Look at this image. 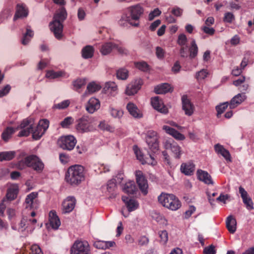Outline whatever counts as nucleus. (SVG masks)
<instances>
[{
	"label": "nucleus",
	"instance_id": "052dcab7",
	"mask_svg": "<svg viewBox=\"0 0 254 254\" xmlns=\"http://www.w3.org/2000/svg\"><path fill=\"white\" fill-rule=\"evenodd\" d=\"M149 241V239L147 237L142 236L139 238L138 243L139 245L141 246H146L148 244Z\"/></svg>",
	"mask_w": 254,
	"mask_h": 254
},
{
	"label": "nucleus",
	"instance_id": "5fc2aeb1",
	"mask_svg": "<svg viewBox=\"0 0 254 254\" xmlns=\"http://www.w3.org/2000/svg\"><path fill=\"white\" fill-rule=\"evenodd\" d=\"M110 113L112 116L114 118H120L123 115V112L122 110H118L114 108H111Z\"/></svg>",
	"mask_w": 254,
	"mask_h": 254
},
{
	"label": "nucleus",
	"instance_id": "79ce46f5",
	"mask_svg": "<svg viewBox=\"0 0 254 254\" xmlns=\"http://www.w3.org/2000/svg\"><path fill=\"white\" fill-rule=\"evenodd\" d=\"M133 150L134 151V153L136 155L137 159L141 162L142 164H149L150 163V162L149 161L148 159L144 158L143 154L141 151L137 148V147H134Z\"/></svg>",
	"mask_w": 254,
	"mask_h": 254
},
{
	"label": "nucleus",
	"instance_id": "bb28decb",
	"mask_svg": "<svg viewBox=\"0 0 254 254\" xmlns=\"http://www.w3.org/2000/svg\"><path fill=\"white\" fill-rule=\"evenodd\" d=\"M195 165L190 162L183 163L181 166V172L187 176L191 175L194 171Z\"/></svg>",
	"mask_w": 254,
	"mask_h": 254
},
{
	"label": "nucleus",
	"instance_id": "dca6fc26",
	"mask_svg": "<svg viewBox=\"0 0 254 254\" xmlns=\"http://www.w3.org/2000/svg\"><path fill=\"white\" fill-rule=\"evenodd\" d=\"M37 196L38 193L36 192H32L26 196L25 201L26 208L36 209L37 208L38 204L36 202Z\"/></svg>",
	"mask_w": 254,
	"mask_h": 254
},
{
	"label": "nucleus",
	"instance_id": "09e8293b",
	"mask_svg": "<svg viewBox=\"0 0 254 254\" xmlns=\"http://www.w3.org/2000/svg\"><path fill=\"white\" fill-rule=\"evenodd\" d=\"M86 83L85 79H77L73 82V85L75 90L77 91L83 86Z\"/></svg>",
	"mask_w": 254,
	"mask_h": 254
},
{
	"label": "nucleus",
	"instance_id": "423d86ee",
	"mask_svg": "<svg viewBox=\"0 0 254 254\" xmlns=\"http://www.w3.org/2000/svg\"><path fill=\"white\" fill-rule=\"evenodd\" d=\"M114 49H117L121 54L127 55V50L123 47L112 42H107L103 44L100 49V52L103 55H107L109 54Z\"/></svg>",
	"mask_w": 254,
	"mask_h": 254
},
{
	"label": "nucleus",
	"instance_id": "4468645a",
	"mask_svg": "<svg viewBox=\"0 0 254 254\" xmlns=\"http://www.w3.org/2000/svg\"><path fill=\"white\" fill-rule=\"evenodd\" d=\"M239 191L243 199V203L246 205L247 209L249 210L253 209V202L251 198L248 196L247 191L241 186L239 187Z\"/></svg>",
	"mask_w": 254,
	"mask_h": 254
},
{
	"label": "nucleus",
	"instance_id": "603ef678",
	"mask_svg": "<svg viewBox=\"0 0 254 254\" xmlns=\"http://www.w3.org/2000/svg\"><path fill=\"white\" fill-rule=\"evenodd\" d=\"M31 123V121L30 120L27 119H24L22 121L20 125L15 128V130L21 129L22 130L24 129H27L28 127H30V125H32Z\"/></svg>",
	"mask_w": 254,
	"mask_h": 254
},
{
	"label": "nucleus",
	"instance_id": "bf43d9fd",
	"mask_svg": "<svg viewBox=\"0 0 254 254\" xmlns=\"http://www.w3.org/2000/svg\"><path fill=\"white\" fill-rule=\"evenodd\" d=\"M11 89V86L7 84L5 85L3 88L0 90V97H3L6 95L10 91Z\"/></svg>",
	"mask_w": 254,
	"mask_h": 254
},
{
	"label": "nucleus",
	"instance_id": "6e6552de",
	"mask_svg": "<svg viewBox=\"0 0 254 254\" xmlns=\"http://www.w3.org/2000/svg\"><path fill=\"white\" fill-rule=\"evenodd\" d=\"M130 17L134 22H139L140 17L144 13V8L140 4H137L127 8Z\"/></svg>",
	"mask_w": 254,
	"mask_h": 254
},
{
	"label": "nucleus",
	"instance_id": "338daca9",
	"mask_svg": "<svg viewBox=\"0 0 254 254\" xmlns=\"http://www.w3.org/2000/svg\"><path fill=\"white\" fill-rule=\"evenodd\" d=\"M31 251L32 254H43L41 248L37 245H33L31 247Z\"/></svg>",
	"mask_w": 254,
	"mask_h": 254
},
{
	"label": "nucleus",
	"instance_id": "f704fd0d",
	"mask_svg": "<svg viewBox=\"0 0 254 254\" xmlns=\"http://www.w3.org/2000/svg\"><path fill=\"white\" fill-rule=\"evenodd\" d=\"M146 142L148 145L150 149L154 153H155L158 150V144L157 142V138H152L150 136L148 135L146 139Z\"/></svg>",
	"mask_w": 254,
	"mask_h": 254
},
{
	"label": "nucleus",
	"instance_id": "8fccbe9b",
	"mask_svg": "<svg viewBox=\"0 0 254 254\" xmlns=\"http://www.w3.org/2000/svg\"><path fill=\"white\" fill-rule=\"evenodd\" d=\"M228 106V102H224L216 107V110L217 112V117L219 118L227 109Z\"/></svg>",
	"mask_w": 254,
	"mask_h": 254
},
{
	"label": "nucleus",
	"instance_id": "0eeeda50",
	"mask_svg": "<svg viewBox=\"0 0 254 254\" xmlns=\"http://www.w3.org/2000/svg\"><path fill=\"white\" fill-rule=\"evenodd\" d=\"M58 143L61 148L64 150H72L76 143V140L72 135H67L61 137L58 141Z\"/></svg>",
	"mask_w": 254,
	"mask_h": 254
},
{
	"label": "nucleus",
	"instance_id": "a19ab883",
	"mask_svg": "<svg viewBox=\"0 0 254 254\" xmlns=\"http://www.w3.org/2000/svg\"><path fill=\"white\" fill-rule=\"evenodd\" d=\"M190 58V59L194 58L197 55L198 47L194 40H193L190 44V47L189 48Z\"/></svg>",
	"mask_w": 254,
	"mask_h": 254
},
{
	"label": "nucleus",
	"instance_id": "9d476101",
	"mask_svg": "<svg viewBox=\"0 0 254 254\" xmlns=\"http://www.w3.org/2000/svg\"><path fill=\"white\" fill-rule=\"evenodd\" d=\"M136 183L140 190L144 194L147 193L148 184L147 181L143 176L141 171L138 170L135 172Z\"/></svg>",
	"mask_w": 254,
	"mask_h": 254
},
{
	"label": "nucleus",
	"instance_id": "37998d69",
	"mask_svg": "<svg viewBox=\"0 0 254 254\" xmlns=\"http://www.w3.org/2000/svg\"><path fill=\"white\" fill-rule=\"evenodd\" d=\"M15 155L14 152L12 151L0 152V161L3 160H11Z\"/></svg>",
	"mask_w": 254,
	"mask_h": 254
},
{
	"label": "nucleus",
	"instance_id": "20e7f679",
	"mask_svg": "<svg viewBox=\"0 0 254 254\" xmlns=\"http://www.w3.org/2000/svg\"><path fill=\"white\" fill-rule=\"evenodd\" d=\"M19 168L22 169L24 166L31 167L34 171L41 173L44 169V164L41 160L35 155H31L26 157L23 161L19 163Z\"/></svg>",
	"mask_w": 254,
	"mask_h": 254
},
{
	"label": "nucleus",
	"instance_id": "774afa93",
	"mask_svg": "<svg viewBox=\"0 0 254 254\" xmlns=\"http://www.w3.org/2000/svg\"><path fill=\"white\" fill-rule=\"evenodd\" d=\"M94 246L98 249H106L105 241H96L94 243Z\"/></svg>",
	"mask_w": 254,
	"mask_h": 254
},
{
	"label": "nucleus",
	"instance_id": "680f3d73",
	"mask_svg": "<svg viewBox=\"0 0 254 254\" xmlns=\"http://www.w3.org/2000/svg\"><path fill=\"white\" fill-rule=\"evenodd\" d=\"M234 19V15L231 12H226L224 17V21L226 22L231 23Z\"/></svg>",
	"mask_w": 254,
	"mask_h": 254
},
{
	"label": "nucleus",
	"instance_id": "a878e982",
	"mask_svg": "<svg viewBox=\"0 0 254 254\" xmlns=\"http://www.w3.org/2000/svg\"><path fill=\"white\" fill-rule=\"evenodd\" d=\"M163 129L168 134L172 135L175 138L182 140L185 139V136L183 134L180 133L175 129L167 126H164Z\"/></svg>",
	"mask_w": 254,
	"mask_h": 254
},
{
	"label": "nucleus",
	"instance_id": "39448f33",
	"mask_svg": "<svg viewBox=\"0 0 254 254\" xmlns=\"http://www.w3.org/2000/svg\"><path fill=\"white\" fill-rule=\"evenodd\" d=\"M70 254H90L88 243L87 241H76L70 249Z\"/></svg>",
	"mask_w": 254,
	"mask_h": 254
},
{
	"label": "nucleus",
	"instance_id": "2eb2a0df",
	"mask_svg": "<svg viewBox=\"0 0 254 254\" xmlns=\"http://www.w3.org/2000/svg\"><path fill=\"white\" fill-rule=\"evenodd\" d=\"M76 200L74 197L68 196L63 203V212L64 213L70 212L74 208Z\"/></svg>",
	"mask_w": 254,
	"mask_h": 254
},
{
	"label": "nucleus",
	"instance_id": "412c9836",
	"mask_svg": "<svg viewBox=\"0 0 254 254\" xmlns=\"http://www.w3.org/2000/svg\"><path fill=\"white\" fill-rule=\"evenodd\" d=\"M196 174L198 179L200 181L207 185L213 184L211 176L206 171L198 170Z\"/></svg>",
	"mask_w": 254,
	"mask_h": 254
},
{
	"label": "nucleus",
	"instance_id": "4c0bfd02",
	"mask_svg": "<svg viewBox=\"0 0 254 254\" xmlns=\"http://www.w3.org/2000/svg\"><path fill=\"white\" fill-rule=\"evenodd\" d=\"M15 129L12 127H7L4 130L1 134L2 139L4 141L7 142L11 137V135L15 132Z\"/></svg>",
	"mask_w": 254,
	"mask_h": 254
},
{
	"label": "nucleus",
	"instance_id": "4be33fe9",
	"mask_svg": "<svg viewBox=\"0 0 254 254\" xmlns=\"http://www.w3.org/2000/svg\"><path fill=\"white\" fill-rule=\"evenodd\" d=\"M118 22L119 25L123 27H128L129 25L138 27L139 25V22H133L130 16L127 14L123 15Z\"/></svg>",
	"mask_w": 254,
	"mask_h": 254
},
{
	"label": "nucleus",
	"instance_id": "4d7b16f0",
	"mask_svg": "<svg viewBox=\"0 0 254 254\" xmlns=\"http://www.w3.org/2000/svg\"><path fill=\"white\" fill-rule=\"evenodd\" d=\"M161 13V11L159 8H156L153 11H151L148 15V20L150 21L152 20L155 17L158 16Z\"/></svg>",
	"mask_w": 254,
	"mask_h": 254
},
{
	"label": "nucleus",
	"instance_id": "1a4fd4ad",
	"mask_svg": "<svg viewBox=\"0 0 254 254\" xmlns=\"http://www.w3.org/2000/svg\"><path fill=\"white\" fill-rule=\"evenodd\" d=\"M91 120L88 116H83L77 121L76 126V129L80 132L83 133L90 130Z\"/></svg>",
	"mask_w": 254,
	"mask_h": 254
},
{
	"label": "nucleus",
	"instance_id": "f3484780",
	"mask_svg": "<svg viewBox=\"0 0 254 254\" xmlns=\"http://www.w3.org/2000/svg\"><path fill=\"white\" fill-rule=\"evenodd\" d=\"M41 130H43L41 127L38 128V126L37 125L36 127L34 129L32 125H30V127L27 129H24L19 131L18 136L19 137L21 136H28L30 133H32L33 138L35 140H38L40 138H37V136L35 134L38 135V133L41 132Z\"/></svg>",
	"mask_w": 254,
	"mask_h": 254
},
{
	"label": "nucleus",
	"instance_id": "a211bd4d",
	"mask_svg": "<svg viewBox=\"0 0 254 254\" xmlns=\"http://www.w3.org/2000/svg\"><path fill=\"white\" fill-rule=\"evenodd\" d=\"M100 103L98 99L95 98H91L86 106L87 111L92 114L100 108Z\"/></svg>",
	"mask_w": 254,
	"mask_h": 254
},
{
	"label": "nucleus",
	"instance_id": "c9c22d12",
	"mask_svg": "<svg viewBox=\"0 0 254 254\" xmlns=\"http://www.w3.org/2000/svg\"><path fill=\"white\" fill-rule=\"evenodd\" d=\"M94 51V50L92 46L90 45L86 46L82 49V56L85 59L91 58L93 56Z\"/></svg>",
	"mask_w": 254,
	"mask_h": 254
},
{
	"label": "nucleus",
	"instance_id": "c85d7f7f",
	"mask_svg": "<svg viewBox=\"0 0 254 254\" xmlns=\"http://www.w3.org/2000/svg\"><path fill=\"white\" fill-rule=\"evenodd\" d=\"M214 149L216 153L220 154L226 160H231V156L229 152L225 149L222 145L217 144L214 146Z\"/></svg>",
	"mask_w": 254,
	"mask_h": 254
},
{
	"label": "nucleus",
	"instance_id": "a18cd8bd",
	"mask_svg": "<svg viewBox=\"0 0 254 254\" xmlns=\"http://www.w3.org/2000/svg\"><path fill=\"white\" fill-rule=\"evenodd\" d=\"M116 180H111L108 182L107 185V191L113 195L114 194V191L116 189Z\"/></svg>",
	"mask_w": 254,
	"mask_h": 254
},
{
	"label": "nucleus",
	"instance_id": "864d4df0",
	"mask_svg": "<svg viewBox=\"0 0 254 254\" xmlns=\"http://www.w3.org/2000/svg\"><path fill=\"white\" fill-rule=\"evenodd\" d=\"M160 238V243L162 244H165L168 240V233L166 230L160 231L158 232Z\"/></svg>",
	"mask_w": 254,
	"mask_h": 254
},
{
	"label": "nucleus",
	"instance_id": "e433bc0d",
	"mask_svg": "<svg viewBox=\"0 0 254 254\" xmlns=\"http://www.w3.org/2000/svg\"><path fill=\"white\" fill-rule=\"evenodd\" d=\"M34 35V32L30 29V27H26V32L24 34L21 43L23 45H27L31 40Z\"/></svg>",
	"mask_w": 254,
	"mask_h": 254
},
{
	"label": "nucleus",
	"instance_id": "e2e57ef3",
	"mask_svg": "<svg viewBox=\"0 0 254 254\" xmlns=\"http://www.w3.org/2000/svg\"><path fill=\"white\" fill-rule=\"evenodd\" d=\"M187 41V38L186 36L184 34H181L179 36L178 43L181 46H184L186 45Z\"/></svg>",
	"mask_w": 254,
	"mask_h": 254
},
{
	"label": "nucleus",
	"instance_id": "de8ad7c7",
	"mask_svg": "<svg viewBox=\"0 0 254 254\" xmlns=\"http://www.w3.org/2000/svg\"><path fill=\"white\" fill-rule=\"evenodd\" d=\"M106 87L110 91L111 94L115 95L117 93L118 89L117 85L114 82H109L106 83Z\"/></svg>",
	"mask_w": 254,
	"mask_h": 254
},
{
	"label": "nucleus",
	"instance_id": "ea45409f",
	"mask_svg": "<svg viewBox=\"0 0 254 254\" xmlns=\"http://www.w3.org/2000/svg\"><path fill=\"white\" fill-rule=\"evenodd\" d=\"M170 145L171 150L174 154V157L176 158H180L182 154L181 147L175 142L171 143Z\"/></svg>",
	"mask_w": 254,
	"mask_h": 254
},
{
	"label": "nucleus",
	"instance_id": "72a5a7b5",
	"mask_svg": "<svg viewBox=\"0 0 254 254\" xmlns=\"http://www.w3.org/2000/svg\"><path fill=\"white\" fill-rule=\"evenodd\" d=\"M171 90V86L168 83H163L156 86L154 88V91L156 93L158 94H165L170 92Z\"/></svg>",
	"mask_w": 254,
	"mask_h": 254
},
{
	"label": "nucleus",
	"instance_id": "3c124183",
	"mask_svg": "<svg viewBox=\"0 0 254 254\" xmlns=\"http://www.w3.org/2000/svg\"><path fill=\"white\" fill-rule=\"evenodd\" d=\"M73 121L74 119L72 117H67L61 122L60 125L63 128H68L73 123Z\"/></svg>",
	"mask_w": 254,
	"mask_h": 254
},
{
	"label": "nucleus",
	"instance_id": "f8f14e48",
	"mask_svg": "<svg viewBox=\"0 0 254 254\" xmlns=\"http://www.w3.org/2000/svg\"><path fill=\"white\" fill-rule=\"evenodd\" d=\"M141 84L142 81L140 79L130 83L127 86L125 93L128 96L136 94L140 89Z\"/></svg>",
	"mask_w": 254,
	"mask_h": 254
},
{
	"label": "nucleus",
	"instance_id": "49530a36",
	"mask_svg": "<svg viewBox=\"0 0 254 254\" xmlns=\"http://www.w3.org/2000/svg\"><path fill=\"white\" fill-rule=\"evenodd\" d=\"M64 72L62 71H54L53 70L48 71L46 73V76L48 78L54 79L62 76Z\"/></svg>",
	"mask_w": 254,
	"mask_h": 254
},
{
	"label": "nucleus",
	"instance_id": "f03ea898",
	"mask_svg": "<svg viewBox=\"0 0 254 254\" xmlns=\"http://www.w3.org/2000/svg\"><path fill=\"white\" fill-rule=\"evenodd\" d=\"M85 179L84 168L79 165L69 167L65 174V180L71 185H78Z\"/></svg>",
	"mask_w": 254,
	"mask_h": 254
},
{
	"label": "nucleus",
	"instance_id": "6ab92c4d",
	"mask_svg": "<svg viewBox=\"0 0 254 254\" xmlns=\"http://www.w3.org/2000/svg\"><path fill=\"white\" fill-rule=\"evenodd\" d=\"M122 199L125 203L129 212L134 211L138 207V202L134 199L129 198L126 196H123Z\"/></svg>",
	"mask_w": 254,
	"mask_h": 254
},
{
	"label": "nucleus",
	"instance_id": "7ed1b4c3",
	"mask_svg": "<svg viewBox=\"0 0 254 254\" xmlns=\"http://www.w3.org/2000/svg\"><path fill=\"white\" fill-rule=\"evenodd\" d=\"M158 199L163 206L172 210H177L181 206L180 201L172 194L162 193L158 197Z\"/></svg>",
	"mask_w": 254,
	"mask_h": 254
},
{
	"label": "nucleus",
	"instance_id": "473e14b6",
	"mask_svg": "<svg viewBox=\"0 0 254 254\" xmlns=\"http://www.w3.org/2000/svg\"><path fill=\"white\" fill-rule=\"evenodd\" d=\"M18 193V188L17 186H13L9 188L7 191L6 195V200H14L17 195Z\"/></svg>",
	"mask_w": 254,
	"mask_h": 254
},
{
	"label": "nucleus",
	"instance_id": "aec40b11",
	"mask_svg": "<svg viewBox=\"0 0 254 254\" xmlns=\"http://www.w3.org/2000/svg\"><path fill=\"white\" fill-rule=\"evenodd\" d=\"M49 221L51 226L54 229H57L61 225V221L56 212L51 210L49 214Z\"/></svg>",
	"mask_w": 254,
	"mask_h": 254
},
{
	"label": "nucleus",
	"instance_id": "58836bf2",
	"mask_svg": "<svg viewBox=\"0 0 254 254\" xmlns=\"http://www.w3.org/2000/svg\"><path fill=\"white\" fill-rule=\"evenodd\" d=\"M116 75L119 79L126 80L128 76V71L125 68H121L117 70Z\"/></svg>",
	"mask_w": 254,
	"mask_h": 254
},
{
	"label": "nucleus",
	"instance_id": "c03bdc74",
	"mask_svg": "<svg viewBox=\"0 0 254 254\" xmlns=\"http://www.w3.org/2000/svg\"><path fill=\"white\" fill-rule=\"evenodd\" d=\"M134 65L137 68L142 71L146 72L149 70V65L145 62H136Z\"/></svg>",
	"mask_w": 254,
	"mask_h": 254
},
{
	"label": "nucleus",
	"instance_id": "b1692460",
	"mask_svg": "<svg viewBox=\"0 0 254 254\" xmlns=\"http://www.w3.org/2000/svg\"><path fill=\"white\" fill-rule=\"evenodd\" d=\"M236 220L232 215H230L227 218L226 226L230 233L234 234L236 232Z\"/></svg>",
	"mask_w": 254,
	"mask_h": 254
},
{
	"label": "nucleus",
	"instance_id": "cd10ccee",
	"mask_svg": "<svg viewBox=\"0 0 254 254\" xmlns=\"http://www.w3.org/2000/svg\"><path fill=\"white\" fill-rule=\"evenodd\" d=\"M246 98V96L243 94H238L234 96L231 100L229 106L230 109H234L240 105Z\"/></svg>",
	"mask_w": 254,
	"mask_h": 254
},
{
	"label": "nucleus",
	"instance_id": "9b49d317",
	"mask_svg": "<svg viewBox=\"0 0 254 254\" xmlns=\"http://www.w3.org/2000/svg\"><path fill=\"white\" fill-rule=\"evenodd\" d=\"M151 102L153 108L158 112L165 114L168 112L167 108L164 105L163 101L159 97L152 98Z\"/></svg>",
	"mask_w": 254,
	"mask_h": 254
},
{
	"label": "nucleus",
	"instance_id": "f257e3e1",
	"mask_svg": "<svg viewBox=\"0 0 254 254\" xmlns=\"http://www.w3.org/2000/svg\"><path fill=\"white\" fill-rule=\"evenodd\" d=\"M67 13L64 7H62L55 14L54 20L50 23V30L54 33L55 37L58 40H61L63 36V21L66 19Z\"/></svg>",
	"mask_w": 254,
	"mask_h": 254
},
{
	"label": "nucleus",
	"instance_id": "0e129e2a",
	"mask_svg": "<svg viewBox=\"0 0 254 254\" xmlns=\"http://www.w3.org/2000/svg\"><path fill=\"white\" fill-rule=\"evenodd\" d=\"M195 210L196 208L194 206H190L189 209L185 212V218L186 219H188L192 215V214L194 213Z\"/></svg>",
	"mask_w": 254,
	"mask_h": 254
},
{
	"label": "nucleus",
	"instance_id": "5701e85b",
	"mask_svg": "<svg viewBox=\"0 0 254 254\" xmlns=\"http://www.w3.org/2000/svg\"><path fill=\"white\" fill-rule=\"evenodd\" d=\"M28 15V10L25 5L22 4H17L16 10L13 17V20H16L18 18L26 17Z\"/></svg>",
	"mask_w": 254,
	"mask_h": 254
},
{
	"label": "nucleus",
	"instance_id": "69168bd1",
	"mask_svg": "<svg viewBox=\"0 0 254 254\" xmlns=\"http://www.w3.org/2000/svg\"><path fill=\"white\" fill-rule=\"evenodd\" d=\"M165 51L160 47H157L156 48V55L158 59H163L164 57Z\"/></svg>",
	"mask_w": 254,
	"mask_h": 254
},
{
	"label": "nucleus",
	"instance_id": "393cba45",
	"mask_svg": "<svg viewBox=\"0 0 254 254\" xmlns=\"http://www.w3.org/2000/svg\"><path fill=\"white\" fill-rule=\"evenodd\" d=\"M127 109L129 114L135 118H140L142 117L136 106L132 103L129 102L127 105Z\"/></svg>",
	"mask_w": 254,
	"mask_h": 254
},
{
	"label": "nucleus",
	"instance_id": "7c9ffc66",
	"mask_svg": "<svg viewBox=\"0 0 254 254\" xmlns=\"http://www.w3.org/2000/svg\"><path fill=\"white\" fill-rule=\"evenodd\" d=\"M38 126V128L41 127L43 130H41V132L38 133V135L35 134V135L37 136V138H40L49 127V121L47 119L41 120L39 121Z\"/></svg>",
	"mask_w": 254,
	"mask_h": 254
},
{
	"label": "nucleus",
	"instance_id": "6e6d98bb",
	"mask_svg": "<svg viewBox=\"0 0 254 254\" xmlns=\"http://www.w3.org/2000/svg\"><path fill=\"white\" fill-rule=\"evenodd\" d=\"M209 72L206 69H202L196 74V78L197 79H203L208 75Z\"/></svg>",
	"mask_w": 254,
	"mask_h": 254
},
{
	"label": "nucleus",
	"instance_id": "ddd939ff",
	"mask_svg": "<svg viewBox=\"0 0 254 254\" xmlns=\"http://www.w3.org/2000/svg\"><path fill=\"white\" fill-rule=\"evenodd\" d=\"M182 109L185 111V114L189 116L192 115L194 110L193 105L186 95L183 96L182 97Z\"/></svg>",
	"mask_w": 254,
	"mask_h": 254
},
{
	"label": "nucleus",
	"instance_id": "2f4dec72",
	"mask_svg": "<svg viewBox=\"0 0 254 254\" xmlns=\"http://www.w3.org/2000/svg\"><path fill=\"white\" fill-rule=\"evenodd\" d=\"M101 87L95 82H90L87 85L86 90L83 96H86L96 92L99 91L101 89Z\"/></svg>",
	"mask_w": 254,
	"mask_h": 254
},
{
	"label": "nucleus",
	"instance_id": "13d9d810",
	"mask_svg": "<svg viewBox=\"0 0 254 254\" xmlns=\"http://www.w3.org/2000/svg\"><path fill=\"white\" fill-rule=\"evenodd\" d=\"M204 254H216V251L214 245H211L208 247H205L203 250Z\"/></svg>",
	"mask_w": 254,
	"mask_h": 254
},
{
	"label": "nucleus",
	"instance_id": "c756f323",
	"mask_svg": "<svg viewBox=\"0 0 254 254\" xmlns=\"http://www.w3.org/2000/svg\"><path fill=\"white\" fill-rule=\"evenodd\" d=\"M123 190L127 194H133L137 190V188L133 181H128L124 185Z\"/></svg>",
	"mask_w": 254,
	"mask_h": 254
}]
</instances>
